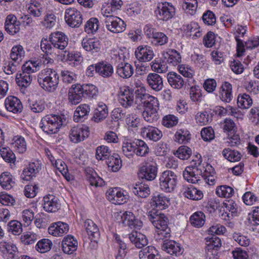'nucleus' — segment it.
Listing matches in <instances>:
<instances>
[{"label": "nucleus", "mask_w": 259, "mask_h": 259, "mask_svg": "<svg viewBox=\"0 0 259 259\" xmlns=\"http://www.w3.org/2000/svg\"><path fill=\"white\" fill-rule=\"evenodd\" d=\"M169 84L174 89H180L184 85L183 78L175 72H170L167 75Z\"/></svg>", "instance_id": "obj_35"}, {"label": "nucleus", "mask_w": 259, "mask_h": 259, "mask_svg": "<svg viewBox=\"0 0 259 259\" xmlns=\"http://www.w3.org/2000/svg\"><path fill=\"white\" fill-rule=\"evenodd\" d=\"M219 95L220 99L226 103H229L233 98L232 87L229 82H223L219 88Z\"/></svg>", "instance_id": "obj_25"}, {"label": "nucleus", "mask_w": 259, "mask_h": 259, "mask_svg": "<svg viewBox=\"0 0 259 259\" xmlns=\"http://www.w3.org/2000/svg\"><path fill=\"white\" fill-rule=\"evenodd\" d=\"M91 174L88 173L87 178L89 181L90 185L95 186V187H101L104 185V181L100 178L97 174L92 170H90Z\"/></svg>", "instance_id": "obj_59"}, {"label": "nucleus", "mask_w": 259, "mask_h": 259, "mask_svg": "<svg viewBox=\"0 0 259 259\" xmlns=\"http://www.w3.org/2000/svg\"><path fill=\"white\" fill-rule=\"evenodd\" d=\"M215 193L220 197L230 198L233 195L234 191L230 186L222 185L217 187Z\"/></svg>", "instance_id": "obj_54"}, {"label": "nucleus", "mask_w": 259, "mask_h": 259, "mask_svg": "<svg viewBox=\"0 0 259 259\" xmlns=\"http://www.w3.org/2000/svg\"><path fill=\"white\" fill-rule=\"evenodd\" d=\"M14 179L12 175L8 172H4L0 176V185L6 190L11 189L14 185Z\"/></svg>", "instance_id": "obj_40"}, {"label": "nucleus", "mask_w": 259, "mask_h": 259, "mask_svg": "<svg viewBox=\"0 0 259 259\" xmlns=\"http://www.w3.org/2000/svg\"><path fill=\"white\" fill-rule=\"evenodd\" d=\"M56 23V16L53 13L46 14L40 21V25L46 29L52 28Z\"/></svg>", "instance_id": "obj_51"}, {"label": "nucleus", "mask_w": 259, "mask_h": 259, "mask_svg": "<svg viewBox=\"0 0 259 259\" xmlns=\"http://www.w3.org/2000/svg\"><path fill=\"white\" fill-rule=\"evenodd\" d=\"M157 169L155 164L146 163L139 169V177L148 181L154 180L157 175Z\"/></svg>", "instance_id": "obj_16"}, {"label": "nucleus", "mask_w": 259, "mask_h": 259, "mask_svg": "<svg viewBox=\"0 0 259 259\" xmlns=\"http://www.w3.org/2000/svg\"><path fill=\"white\" fill-rule=\"evenodd\" d=\"M207 242L205 259H211V255H217L218 249L221 246V240L220 238L213 235Z\"/></svg>", "instance_id": "obj_19"}, {"label": "nucleus", "mask_w": 259, "mask_h": 259, "mask_svg": "<svg viewBox=\"0 0 259 259\" xmlns=\"http://www.w3.org/2000/svg\"><path fill=\"white\" fill-rule=\"evenodd\" d=\"M142 134L149 140L154 142L159 140L162 137V132L156 127L147 126L142 129Z\"/></svg>", "instance_id": "obj_26"}, {"label": "nucleus", "mask_w": 259, "mask_h": 259, "mask_svg": "<svg viewBox=\"0 0 259 259\" xmlns=\"http://www.w3.org/2000/svg\"><path fill=\"white\" fill-rule=\"evenodd\" d=\"M81 91L83 97L93 98L97 94V88L93 84L81 85Z\"/></svg>", "instance_id": "obj_64"}, {"label": "nucleus", "mask_w": 259, "mask_h": 259, "mask_svg": "<svg viewBox=\"0 0 259 259\" xmlns=\"http://www.w3.org/2000/svg\"><path fill=\"white\" fill-rule=\"evenodd\" d=\"M190 223L194 227L200 228L203 226L205 221V215L201 211L194 213L190 218Z\"/></svg>", "instance_id": "obj_41"}, {"label": "nucleus", "mask_w": 259, "mask_h": 259, "mask_svg": "<svg viewBox=\"0 0 259 259\" xmlns=\"http://www.w3.org/2000/svg\"><path fill=\"white\" fill-rule=\"evenodd\" d=\"M37 81L39 85L45 91L53 93L58 87L59 74L55 70L47 68L39 73L37 76Z\"/></svg>", "instance_id": "obj_2"}, {"label": "nucleus", "mask_w": 259, "mask_h": 259, "mask_svg": "<svg viewBox=\"0 0 259 259\" xmlns=\"http://www.w3.org/2000/svg\"><path fill=\"white\" fill-rule=\"evenodd\" d=\"M84 227L90 239L97 242L100 237V232L98 226L92 220L88 219L84 222Z\"/></svg>", "instance_id": "obj_27"}, {"label": "nucleus", "mask_w": 259, "mask_h": 259, "mask_svg": "<svg viewBox=\"0 0 259 259\" xmlns=\"http://www.w3.org/2000/svg\"><path fill=\"white\" fill-rule=\"evenodd\" d=\"M43 9V7L39 3L35 2L30 4L27 10L30 16L37 18L42 16Z\"/></svg>", "instance_id": "obj_48"}, {"label": "nucleus", "mask_w": 259, "mask_h": 259, "mask_svg": "<svg viewBox=\"0 0 259 259\" xmlns=\"http://www.w3.org/2000/svg\"><path fill=\"white\" fill-rule=\"evenodd\" d=\"M128 238L131 242L138 248H142L148 244V240L146 236L137 231L130 233L128 235Z\"/></svg>", "instance_id": "obj_30"}, {"label": "nucleus", "mask_w": 259, "mask_h": 259, "mask_svg": "<svg viewBox=\"0 0 259 259\" xmlns=\"http://www.w3.org/2000/svg\"><path fill=\"white\" fill-rule=\"evenodd\" d=\"M222 155L225 158L231 162L238 161L242 156L239 151L230 148L224 149L222 151Z\"/></svg>", "instance_id": "obj_46"}, {"label": "nucleus", "mask_w": 259, "mask_h": 259, "mask_svg": "<svg viewBox=\"0 0 259 259\" xmlns=\"http://www.w3.org/2000/svg\"><path fill=\"white\" fill-rule=\"evenodd\" d=\"M162 249L166 253L175 256H179L183 252V248L180 244L174 240H165L162 245Z\"/></svg>", "instance_id": "obj_18"}, {"label": "nucleus", "mask_w": 259, "mask_h": 259, "mask_svg": "<svg viewBox=\"0 0 259 259\" xmlns=\"http://www.w3.org/2000/svg\"><path fill=\"white\" fill-rule=\"evenodd\" d=\"M135 55L136 58L142 62L151 61L154 56L153 49L148 45L139 46L135 50Z\"/></svg>", "instance_id": "obj_14"}, {"label": "nucleus", "mask_w": 259, "mask_h": 259, "mask_svg": "<svg viewBox=\"0 0 259 259\" xmlns=\"http://www.w3.org/2000/svg\"><path fill=\"white\" fill-rule=\"evenodd\" d=\"M41 167L38 161L29 163L23 170L21 178L24 181H30L39 171Z\"/></svg>", "instance_id": "obj_20"}, {"label": "nucleus", "mask_w": 259, "mask_h": 259, "mask_svg": "<svg viewBox=\"0 0 259 259\" xmlns=\"http://www.w3.org/2000/svg\"><path fill=\"white\" fill-rule=\"evenodd\" d=\"M108 114L107 106L103 102H99L94 111L92 120L96 122H99L105 119Z\"/></svg>", "instance_id": "obj_31"}, {"label": "nucleus", "mask_w": 259, "mask_h": 259, "mask_svg": "<svg viewBox=\"0 0 259 259\" xmlns=\"http://www.w3.org/2000/svg\"><path fill=\"white\" fill-rule=\"evenodd\" d=\"M165 59L167 61L174 66L179 64L181 62V56L176 50L169 49L166 52L163 54Z\"/></svg>", "instance_id": "obj_39"}, {"label": "nucleus", "mask_w": 259, "mask_h": 259, "mask_svg": "<svg viewBox=\"0 0 259 259\" xmlns=\"http://www.w3.org/2000/svg\"><path fill=\"white\" fill-rule=\"evenodd\" d=\"M109 168H110L113 172L118 171L121 167V160L119 158V156L116 157L111 156L106 161Z\"/></svg>", "instance_id": "obj_60"}, {"label": "nucleus", "mask_w": 259, "mask_h": 259, "mask_svg": "<svg viewBox=\"0 0 259 259\" xmlns=\"http://www.w3.org/2000/svg\"><path fill=\"white\" fill-rule=\"evenodd\" d=\"M142 116L144 120L149 123L156 121L159 118L158 110L145 108L142 112Z\"/></svg>", "instance_id": "obj_50"}, {"label": "nucleus", "mask_w": 259, "mask_h": 259, "mask_svg": "<svg viewBox=\"0 0 259 259\" xmlns=\"http://www.w3.org/2000/svg\"><path fill=\"white\" fill-rule=\"evenodd\" d=\"M62 251L66 254H71L77 248L78 243L73 236L68 235L62 241Z\"/></svg>", "instance_id": "obj_21"}, {"label": "nucleus", "mask_w": 259, "mask_h": 259, "mask_svg": "<svg viewBox=\"0 0 259 259\" xmlns=\"http://www.w3.org/2000/svg\"><path fill=\"white\" fill-rule=\"evenodd\" d=\"M252 104V100L250 97L246 94L239 95L237 98V104L239 108L248 109Z\"/></svg>", "instance_id": "obj_56"}, {"label": "nucleus", "mask_w": 259, "mask_h": 259, "mask_svg": "<svg viewBox=\"0 0 259 259\" xmlns=\"http://www.w3.org/2000/svg\"><path fill=\"white\" fill-rule=\"evenodd\" d=\"M50 160L52 164L55 166L56 168L68 181L72 179V176L68 172L67 166L62 160L59 159L56 160L52 156L50 158Z\"/></svg>", "instance_id": "obj_33"}, {"label": "nucleus", "mask_w": 259, "mask_h": 259, "mask_svg": "<svg viewBox=\"0 0 259 259\" xmlns=\"http://www.w3.org/2000/svg\"><path fill=\"white\" fill-rule=\"evenodd\" d=\"M90 130L88 126L80 125L72 127L69 132V137L74 143H78L89 137Z\"/></svg>", "instance_id": "obj_9"}, {"label": "nucleus", "mask_w": 259, "mask_h": 259, "mask_svg": "<svg viewBox=\"0 0 259 259\" xmlns=\"http://www.w3.org/2000/svg\"><path fill=\"white\" fill-rule=\"evenodd\" d=\"M201 155L197 153L193 156L191 165L187 166L183 171L185 180L189 183L195 184L200 181L201 177L203 179L212 174H214V170L210 164H207L205 166L202 164Z\"/></svg>", "instance_id": "obj_1"}, {"label": "nucleus", "mask_w": 259, "mask_h": 259, "mask_svg": "<svg viewBox=\"0 0 259 259\" xmlns=\"http://www.w3.org/2000/svg\"><path fill=\"white\" fill-rule=\"evenodd\" d=\"M133 193L141 198H146L150 194V189L149 186L145 183H137L131 188Z\"/></svg>", "instance_id": "obj_34"}, {"label": "nucleus", "mask_w": 259, "mask_h": 259, "mask_svg": "<svg viewBox=\"0 0 259 259\" xmlns=\"http://www.w3.org/2000/svg\"><path fill=\"white\" fill-rule=\"evenodd\" d=\"M122 152L126 157L131 158L136 154L144 156L149 152L147 144L143 140H135L133 142L125 141L122 144Z\"/></svg>", "instance_id": "obj_4"}, {"label": "nucleus", "mask_w": 259, "mask_h": 259, "mask_svg": "<svg viewBox=\"0 0 259 259\" xmlns=\"http://www.w3.org/2000/svg\"><path fill=\"white\" fill-rule=\"evenodd\" d=\"M106 28L113 33L123 32L126 27L124 22L118 17H109L104 20Z\"/></svg>", "instance_id": "obj_11"}, {"label": "nucleus", "mask_w": 259, "mask_h": 259, "mask_svg": "<svg viewBox=\"0 0 259 259\" xmlns=\"http://www.w3.org/2000/svg\"><path fill=\"white\" fill-rule=\"evenodd\" d=\"M146 100L143 101V105L145 108L159 110V101L158 99L151 95H146Z\"/></svg>", "instance_id": "obj_58"}, {"label": "nucleus", "mask_w": 259, "mask_h": 259, "mask_svg": "<svg viewBox=\"0 0 259 259\" xmlns=\"http://www.w3.org/2000/svg\"><path fill=\"white\" fill-rule=\"evenodd\" d=\"M152 70L158 73H165L167 71L166 62L161 59H156L151 63Z\"/></svg>", "instance_id": "obj_44"}, {"label": "nucleus", "mask_w": 259, "mask_h": 259, "mask_svg": "<svg viewBox=\"0 0 259 259\" xmlns=\"http://www.w3.org/2000/svg\"><path fill=\"white\" fill-rule=\"evenodd\" d=\"M83 97L81 91V85L74 84L69 90L68 93V100L72 105H77L82 100Z\"/></svg>", "instance_id": "obj_22"}, {"label": "nucleus", "mask_w": 259, "mask_h": 259, "mask_svg": "<svg viewBox=\"0 0 259 259\" xmlns=\"http://www.w3.org/2000/svg\"><path fill=\"white\" fill-rule=\"evenodd\" d=\"M63 124V118L58 115L50 114L44 116L41 120L40 127L49 134L57 133Z\"/></svg>", "instance_id": "obj_5"}, {"label": "nucleus", "mask_w": 259, "mask_h": 259, "mask_svg": "<svg viewBox=\"0 0 259 259\" xmlns=\"http://www.w3.org/2000/svg\"><path fill=\"white\" fill-rule=\"evenodd\" d=\"M97 73L104 77H109L113 73V67L107 62H100L98 63Z\"/></svg>", "instance_id": "obj_38"}, {"label": "nucleus", "mask_w": 259, "mask_h": 259, "mask_svg": "<svg viewBox=\"0 0 259 259\" xmlns=\"http://www.w3.org/2000/svg\"><path fill=\"white\" fill-rule=\"evenodd\" d=\"M19 75L16 76V80L19 86L26 88L31 84L32 78L31 74L21 73Z\"/></svg>", "instance_id": "obj_63"}, {"label": "nucleus", "mask_w": 259, "mask_h": 259, "mask_svg": "<svg viewBox=\"0 0 259 259\" xmlns=\"http://www.w3.org/2000/svg\"><path fill=\"white\" fill-rule=\"evenodd\" d=\"M50 41L54 48L63 50L68 45V37L62 32L52 33L49 37Z\"/></svg>", "instance_id": "obj_13"}, {"label": "nucleus", "mask_w": 259, "mask_h": 259, "mask_svg": "<svg viewBox=\"0 0 259 259\" xmlns=\"http://www.w3.org/2000/svg\"><path fill=\"white\" fill-rule=\"evenodd\" d=\"M185 196L193 200H199L203 197V192L193 186L188 187L184 192Z\"/></svg>", "instance_id": "obj_42"}, {"label": "nucleus", "mask_w": 259, "mask_h": 259, "mask_svg": "<svg viewBox=\"0 0 259 259\" xmlns=\"http://www.w3.org/2000/svg\"><path fill=\"white\" fill-rule=\"evenodd\" d=\"M52 241L48 239H42L39 240L35 245L36 250L40 253H45L51 249Z\"/></svg>", "instance_id": "obj_57"}, {"label": "nucleus", "mask_w": 259, "mask_h": 259, "mask_svg": "<svg viewBox=\"0 0 259 259\" xmlns=\"http://www.w3.org/2000/svg\"><path fill=\"white\" fill-rule=\"evenodd\" d=\"M25 52L23 47L21 45L14 46L10 54V57L12 60L15 62L19 63L21 61L22 58L24 57Z\"/></svg>", "instance_id": "obj_49"}, {"label": "nucleus", "mask_w": 259, "mask_h": 259, "mask_svg": "<svg viewBox=\"0 0 259 259\" xmlns=\"http://www.w3.org/2000/svg\"><path fill=\"white\" fill-rule=\"evenodd\" d=\"M168 40V37L164 33L157 31L150 42L154 46H159L167 44Z\"/></svg>", "instance_id": "obj_53"}, {"label": "nucleus", "mask_w": 259, "mask_h": 259, "mask_svg": "<svg viewBox=\"0 0 259 259\" xmlns=\"http://www.w3.org/2000/svg\"><path fill=\"white\" fill-rule=\"evenodd\" d=\"M159 180L160 189L166 192H170L176 187L178 178L174 172L167 170L160 175Z\"/></svg>", "instance_id": "obj_6"}, {"label": "nucleus", "mask_w": 259, "mask_h": 259, "mask_svg": "<svg viewBox=\"0 0 259 259\" xmlns=\"http://www.w3.org/2000/svg\"><path fill=\"white\" fill-rule=\"evenodd\" d=\"M82 48L87 51L98 52L100 50V42L95 38H84L81 42Z\"/></svg>", "instance_id": "obj_29"}, {"label": "nucleus", "mask_w": 259, "mask_h": 259, "mask_svg": "<svg viewBox=\"0 0 259 259\" xmlns=\"http://www.w3.org/2000/svg\"><path fill=\"white\" fill-rule=\"evenodd\" d=\"M99 22L97 18L92 17L84 25V31L88 34L94 33L99 29Z\"/></svg>", "instance_id": "obj_52"}, {"label": "nucleus", "mask_w": 259, "mask_h": 259, "mask_svg": "<svg viewBox=\"0 0 259 259\" xmlns=\"http://www.w3.org/2000/svg\"><path fill=\"white\" fill-rule=\"evenodd\" d=\"M12 146L14 150L19 153H23L27 149V144L23 137L16 136L13 139Z\"/></svg>", "instance_id": "obj_47"}, {"label": "nucleus", "mask_w": 259, "mask_h": 259, "mask_svg": "<svg viewBox=\"0 0 259 259\" xmlns=\"http://www.w3.org/2000/svg\"><path fill=\"white\" fill-rule=\"evenodd\" d=\"M116 73L123 78H128L134 73V68L126 62H121L116 67Z\"/></svg>", "instance_id": "obj_32"}, {"label": "nucleus", "mask_w": 259, "mask_h": 259, "mask_svg": "<svg viewBox=\"0 0 259 259\" xmlns=\"http://www.w3.org/2000/svg\"><path fill=\"white\" fill-rule=\"evenodd\" d=\"M111 151L106 146L102 145L96 149V157L98 160H103L108 159L110 157Z\"/></svg>", "instance_id": "obj_61"}, {"label": "nucleus", "mask_w": 259, "mask_h": 259, "mask_svg": "<svg viewBox=\"0 0 259 259\" xmlns=\"http://www.w3.org/2000/svg\"><path fill=\"white\" fill-rule=\"evenodd\" d=\"M106 196L112 203L120 205L127 200V197L117 188L109 189L106 193Z\"/></svg>", "instance_id": "obj_17"}, {"label": "nucleus", "mask_w": 259, "mask_h": 259, "mask_svg": "<svg viewBox=\"0 0 259 259\" xmlns=\"http://www.w3.org/2000/svg\"><path fill=\"white\" fill-rule=\"evenodd\" d=\"M190 139L191 134L186 128L178 130L175 135V141L179 144H186Z\"/></svg>", "instance_id": "obj_43"}, {"label": "nucleus", "mask_w": 259, "mask_h": 259, "mask_svg": "<svg viewBox=\"0 0 259 259\" xmlns=\"http://www.w3.org/2000/svg\"><path fill=\"white\" fill-rule=\"evenodd\" d=\"M64 57L66 61L73 67H76L81 64L83 60L80 53L77 52H68L66 56L64 55Z\"/></svg>", "instance_id": "obj_37"}, {"label": "nucleus", "mask_w": 259, "mask_h": 259, "mask_svg": "<svg viewBox=\"0 0 259 259\" xmlns=\"http://www.w3.org/2000/svg\"><path fill=\"white\" fill-rule=\"evenodd\" d=\"M5 106L8 111L14 113H20L23 109L20 100L14 96L8 97L5 100Z\"/></svg>", "instance_id": "obj_23"}, {"label": "nucleus", "mask_w": 259, "mask_h": 259, "mask_svg": "<svg viewBox=\"0 0 259 259\" xmlns=\"http://www.w3.org/2000/svg\"><path fill=\"white\" fill-rule=\"evenodd\" d=\"M42 206L46 211L55 212L60 208L58 198L55 195L48 194L43 198Z\"/></svg>", "instance_id": "obj_15"}, {"label": "nucleus", "mask_w": 259, "mask_h": 259, "mask_svg": "<svg viewBox=\"0 0 259 259\" xmlns=\"http://www.w3.org/2000/svg\"><path fill=\"white\" fill-rule=\"evenodd\" d=\"M64 19L69 27L78 28L82 23V15L77 8L69 7L65 10Z\"/></svg>", "instance_id": "obj_8"}, {"label": "nucleus", "mask_w": 259, "mask_h": 259, "mask_svg": "<svg viewBox=\"0 0 259 259\" xmlns=\"http://www.w3.org/2000/svg\"><path fill=\"white\" fill-rule=\"evenodd\" d=\"M151 203L160 209H165L169 204V200L163 194H157L153 196Z\"/></svg>", "instance_id": "obj_36"}, {"label": "nucleus", "mask_w": 259, "mask_h": 259, "mask_svg": "<svg viewBox=\"0 0 259 259\" xmlns=\"http://www.w3.org/2000/svg\"><path fill=\"white\" fill-rule=\"evenodd\" d=\"M122 224L133 229H140L143 225V222L137 219L132 212L125 211L121 215Z\"/></svg>", "instance_id": "obj_12"}, {"label": "nucleus", "mask_w": 259, "mask_h": 259, "mask_svg": "<svg viewBox=\"0 0 259 259\" xmlns=\"http://www.w3.org/2000/svg\"><path fill=\"white\" fill-rule=\"evenodd\" d=\"M38 238L36 233L32 231L26 232L20 237L21 241L25 245H30L34 243Z\"/></svg>", "instance_id": "obj_55"}, {"label": "nucleus", "mask_w": 259, "mask_h": 259, "mask_svg": "<svg viewBox=\"0 0 259 259\" xmlns=\"http://www.w3.org/2000/svg\"><path fill=\"white\" fill-rule=\"evenodd\" d=\"M118 101L123 107H131L134 103V94L133 90L128 86H123L119 88Z\"/></svg>", "instance_id": "obj_10"}, {"label": "nucleus", "mask_w": 259, "mask_h": 259, "mask_svg": "<svg viewBox=\"0 0 259 259\" xmlns=\"http://www.w3.org/2000/svg\"><path fill=\"white\" fill-rule=\"evenodd\" d=\"M148 217L153 226L158 231L157 234L160 239L168 238L170 235V230L168 227V220L161 212L153 209L148 213Z\"/></svg>", "instance_id": "obj_3"}, {"label": "nucleus", "mask_w": 259, "mask_h": 259, "mask_svg": "<svg viewBox=\"0 0 259 259\" xmlns=\"http://www.w3.org/2000/svg\"><path fill=\"white\" fill-rule=\"evenodd\" d=\"M147 81L150 87L156 92L161 90L163 88L162 78L157 73H149L147 77Z\"/></svg>", "instance_id": "obj_28"}, {"label": "nucleus", "mask_w": 259, "mask_h": 259, "mask_svg": "<svg viewBox=\"0 0 259 259\" xmlns=\"http://www.w3.org/2000/svg\"><path fill=\"white\" fill-rule=\"evenodd\" d=\"M155 14L158 20L167 21L175 17L176 8L169 2L158 3Z\"/></svg>", "instance_id": "obj_7"}, {"label": "nucleus", "mask_w": 259, "mask_h": 259, "mask_svg": "<svg viewBox=\"0 0 259 259\" xmlns=\"http://www.w3.org/2000/svg\"><path fill=\"white\" fill-rule=\"evenodd\" d=\"M90 112V107L86 104H81L77 107L74 113V120L78 122L81 118L88 116Z\"/></svg>", "instance_id": "obj_45"}, {"label": "nucleus", "mask_w": 259, "mask_h": 259, "mask_svg": "<svg viewBox=\"0 0 259 259\" xmlns=\"http://www.w3.org/2000/svg\"><path fill=\"white\" fill-rule=\"evenodd\" d=\"M60 76L62 81L66 84H70L76 80V74L68 70H63L61 71Z\"/></svg>", "instance_id": "obj_62"}, {"label": "nucleus", "mask_w": 259, "mask_h": 259, "mask_svg": "<svg viewBox=\"0 0 259 259\" xmlns=\"http://www.w3.org/2000/svg\"><path fill=\"white\" fill-rule=\"evenodd\" d=\"M69 231V225L62 222L53 223L48 228L50 234L54 236H62Z\"/></svg>", "instance_id": "obj_24"}]
</instances>
